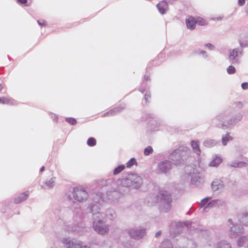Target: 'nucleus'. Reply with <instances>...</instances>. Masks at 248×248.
<instances>
[{
  "instance_id": "3c124183",
  "label": "nucleus",
  "mask_w": 248,
  "mask_h": 248,
  "mask_svg": "<svg viewBox=\"0 0 248 248\" xmlns=\"http://www.w3.org/2000/svg\"><path fill=\"white\" fill-rule=\"evenodd\" d=\"M199 54L200 55H202L203 56H204V57L205 58H206L207 57V55H206V51H204V50H202V51H200V52L199 53Z\"/></svg>"
},
{
  "instance_id": "e433bc0d",
  "label": "nucleus",
  "mask_w": 248,
  "mask_h": 248,
  "mask_svg": "<svg viewBox=\"0 0 248 248\" xmlns=\"http://www.w3.org/2000/svg\"><path fill=\"white\" fill-rule=\"evenodd\" d=\"M153 152V149L150 146H148L146 147L144 150V154L145 155L147 156L152 154Z\"/></svg>"
},
{
  "instance_id": "4c0bfd02",
  "label": "nucleus",
  "mask_w": 248,
  "mask_h": 248,
  "mask_svg": "<svg viewBox=\"0 0 248 248\" xmlns=\"http://www.w3.org/2000/svg\"><path fill=\"white\" fill-rule=\"evenodd\" d=\"M199 225V223L198 222H191L189 225V228L192 230H195L196 231H199L200 229L197 227Z\"/></svg>"
},
{
  "instance_id": "5fc2aeb1",
  "label": "nucleus",
  "mask_w": 248,
  "mask_h": 248,
  "mask_svg": "<svg viewBox=\"0 0 248 248\" xmlns=\"http://www.w3.org/2000/svg\"><path fill=\"white\" fill-rule=\"evenodd\" d=\"M17 1L21 4H25L27 2V0H17Z\"/></svg>"
},
{
  "instance_id": "09e8293b",
  "label": "nucleus",
  "mask_w": 248,
  "mask_h": 248,
  "mask_svg": "<svg viewBox=\"0 0 248 248\" xmlns=\"http://www.w3.org/2000/svg\"><path fill=\"white\" fill-rule=\"evenodd\" d=\"M205 46L211 50H213L214 48V46L210 43L205 44Z\"/></svg>"
},
{
  "instance_id": "ddd939ff",
  "label": "nucleus",
  "mask_w": 248,
  "mask_h": 248,
  "mask_svg": "<svg viewBox=\"0 0 248 248\" xmlns=\"http://www.w3.org/2000/svg\"><path fill=\"white\" fill-rule=\"evenodd\" d=\"M80 241L70 238H64L62 240V243L66 248H78L79 243Z\"/></svg>"
},
{
  "instance_id": "2f4dec72",
  "label": "nucleus",
  "mask_w": 248,
  "mask_h": 248,
  "mask_svg": "<svg viewBox=\"0 0 248 248\" xmlns=\"http://www.w3.org/2000/svg\"><path fill=\"white\" fill-rule=\"evenodd\" d=\"M210 197H206L201 201L200 205L201 207H204V210L206 209L205 206L208 204V202H209V201L211 200Z\"/></svg>"
},
{
  "instance_id": "39448f33",
  "label": "nucleus",
  "mask_w": 248,
  "mask_h": 248,
  "mask_svg": "<svg viewBox=\"0 0 248 248\" xmlns=\"http://www.w3.org/2000/svg\"><path fill=\"white\" fill-rule=\"evenodd\" d=\"M186 150V148L179 147L169 154L168 160L172 163V166H177L182 163Z\"/></svg>"
},
{
  "instance_id": "8fccbe9b",
  "label": "nucleus",
  "mask_w": 248,
  "mask_h": 248,
  "mask_svg": "<svg viewBox=\"0 0 248 248\" xmlns=\"http://www.w3.org/2000/svg\"><path fill=\"white\" fill-rule=\"evenodd\" d=\"M37 22L38 24L41 26H44L46 25V22L44 20H38Z\"/></svg>"
},
{
  "instance_id": "cd10ccee",
  "label": "nucleus",
  "mask_w": 248,
  "mask_h": 248,
  "mask_svg": "<svg viewBox=\"0 0 248 248\" xmlns=\"http://www.w3.org/2000/svg\"><path fill=\"white\" fill-rule=\"evenodd\" d=\"M215 248H232V247L226 241H221L217 244Z\"/></svg>"
},
{
  "instance_id": "9d476101",
  "label": "nucleus",
  "mask_w": 248,
  "mask_h": 248,
  "mask_svg": "<svg viewBox=\"0 0 248 248\" xmlns=\"http://www.w3.org/2000/svg\"><path fill=\"white\" fill-rule=\"evenodd\" d=\"M243 52L242 48H235L230 50L228 59L232 64L239 63V56L242 55Z\"/></svg>"
},
{
  "instance_id": "58836bf2",
  "label": "nucleus",
  "mask_w": 248,
  "mask_h": 248,
  "mask_svg": "<svg viewBox=\"0 0 248 248\" xmlns=\"http://www.w3.org/2000/svg\"><path fill=\"white\" fill-rule=\"evenodd\" d=\"M240 222L244 225L248 226V214H246L243 215L240 220Z\"/></svg>"
},
{
  "instance_id": "f257e3e1",
  "label": "nucleus",
  "mask_w": 248,
  "mask_h": 248,
  "mask_svg": "<svg viewBox=\"0 0 248 248\" xmlns=\"http://www.w3.org/2000/svg\"><path fill=\"white\" fill-rule=\"evenodd\" d=\"M83 217V213L81 208H76L73 211V220L76 224L66 226L65 228V230L79 235L83 234L85 228L81 223Z\"/></svg>"
},
{
  "instance_id": "c85d7f7f",
  "label": "nucleus",
  "mask_w": 248,
  "mask_h": 248,
  "mask_svg": "<svg viewBox=\"0 0 248 248\" xmlns=\"http://www.w3.org/2000/svg\"><path fill=\"white\" fill-rule=\"evenodd\" d=\"M203 144L205 147L211 148L217 144V141L213 140H208L204 141Z\"/></svg>"
},
{
  "instance_id": "4be33fe9",
  "label": "nucleus",
  "mask_w": 248,
  "mask_h": 248,
  "mask_svg": "<svg viewBox=\"0 0 248 248\" xmlns=\"http://www.w3.org/2000/svg\"><path fill=\"white\" fill-rule=\"evenodd\" d=\"M191 146L192 148L193 152L199 156L201 154V151L199 147V142L198 140H192L191 141Z\"/></svg>"
},
{
  "instance_id": "393cba45",
  "label": "nucleus",
  "mask_w": 248,
  "mask_h": 248,
  "mask_svg": "<svg viewBox=\"0 0 248 248\" xmlns=\"http://www.w3.org/2000/svg\"><path fill=\"white\" fill-rule=\"evenodd\" d=\"M238 42L240 47L243 49L244 48L248 46V36H246L244 38H240L238 40Z\"/></svg>"
},
{
  "instance_id": "7ed1b4c3",
  "label": "nucleus",
  "mask_w": 248,
  "mask_h": 248,
  "mask_svg": "<svg viewBox=\"0 0 248 248\" xmlns=\"http://www.w3.org/2000/svg\"><path fill=\"white\" fill-rule=\"evenodd\" d=\"M157 202L161 211L167 212L170 209L171 198L167 191L161 190L159 192L157 196Z\"/></svg>"
},
{
  "instance_id": "603ef678",
  "label": "nucleus",
  "mask_w": 248,
  "mask_h": 248,
  "mask_svg": "<svg viewBox=\"0 0 248 248\" xmlns=\"http://www.w3.org/2000/svg\"><path fill=\"white\" fill-rule=\"evenodd\" d=\"M222 18H223V16H218L217 17L212 18V20L219 21V20H221L222 19Z\"/></svg>"
},
{
  "instance_id": "4d7b16f0",
  "label": "nucleus",
  "mask_w": 248,
  "mask_h": 248,
  "mask_svg": "<svg viewBox=\"0 0 248 248\" xmlns=\"http://www.w3.org/2000/svg\"><path fill=\"white\" fill-rule=\"evenodd\" d=\"M149 79V76L145 75L144 77V80H148Z\"/></svg>"
},
{
  "instance_id": "c9c22d12",
  "label": "nucleus",
  "mask_w": 248,
  "mask_h": 248,
  "mask_svg": "<svg viewBox=\"0 0 248 248\" xmlns=\"http://www.w3.org/2000/svg\"><path fill=\"white\" fill-rule=\"evenodd\" d=\"M87 143L88 146L92 147L96 145V141L94 138L91 137L87 140Z\"/></svg>"
},
{
  "instance_id": "c03bdc74",
  "label": "nucleus",
  "mask_w": 248,
  "mask_h": 248,
  "mask_svg": "<svg viewBox=\"0 0 248 248\" xmlns=\"http://www.w3.org/2000/svg\"><path fill=\"white\" fill-rule=\"evenodd\" d=\"M227 71L229 74H233L235 72V69L233 66L231 65L228 67Z\"/></svg>"
},
{
  "instance_id": "dca6fc26",
  "label": "nucleus",
  "mask_w": 248,
  "mask_h": 248,
  "mask_svg": "<svg viewBox=\"0 0 248 248\" xmlns=\"http://www.w3.org/2000/svg\"><path fill=\"white\" fill-rule=\"evenodd\" d=\"M224 186L223 182L221 180L218 179H215L212 182L211 185L212 189L215 191L223 188Z\"/></svg>"
},
{
  "instance_id": "2eb2a0df",
  "label": "nucleus",
  "mask_w": 248,
  "mask_h": 248,
  "mask_svg": "<svg viewBox=\"0 0 248 248\" xmlns=\"http://www.w3.org/2000/svg\"><path fill=\"white\" fill-rule=\"evenodd\" d=\"M125 108V106L124 105H121L120 107L117 108H115L105 113L102 117H107V116H112L115 115H116L119 112L123 110Z\"/></svg>"
},
{
  "instance_id": "69168bd1",
  "label": "nucleus",
  "mask_w": 248,
  "mask_h": 248,
  "mask_svg": "<svg viewBox=\"0 0 248 248\" xmlns=\"http://www.w3.org/2000/svg\"><path fill=\"white\" fill-rule=\"evenodd\" d=\"M140 91L142 93H143L144 92V90L143 89H140Z\"/></svg>"
},
{
  "instance_id": "a19ab883",
  "label": "nucleus",
  "mask_w": 248,
  "mask_h": 248,
  "mask_svg": "<svg viewBox=\"0 0 248 248\" xmlns=\"http://www.w3.org/2000/svg\"><path fill=\"white\" fill-rule=\"evenodd\" d=\"M136 163V160L135 158H132L126 163V167L127 168H130L131 166H132Z\"/></svg>"
},
{
  "instance_id": "412c9836",
  "label": "nucleus",
  "mask_w": 248,
  "mask_h": 248,
  "mask_svg": "<svg viewBox=\"0 0 248 248\" xmlns=\"http://www.w3.org/2000/svg\"><path fill=\"white\" fill-rule=\"evenodd\" d=\"M228 165L232 168H242L248 165V160H247V162L234 161L229 162Z\"/></svg>"
},
{
  "instance_id": "5701e85b",
  "label": "nucleus",
  "mask_w": 248,
  "mask_h": 248,
  "mask_svg": "<svg viewBox=\"0 0 248 248\" xmlns=\"http://www.w3.org/2000/svg\"><path fill=\"white\" fill-rule=\"evenodd\" d=\"M29 195V191H25L22 193L21 195L18 196L17 198L14 199V202L16 203H19L23 201L26 200L28 197Z\"/></svg>"
},
{
  "instance_id": "4468645a",
  "label": "nucleus",
  "mask_w": 248,
  "mask_h": 248,
  "mask_svg": "<svg viewBox=\"0 0 248 248\" xmlns=\"http://www.w3.org/2000/svg\"><path fill=\"white\" fill-rule=\"evenodd\" d=\"M228 221L232 225L230 228V235L231 237H235L243 232V228L242 227L239 225L233 224L231 219H229Z\"/></svg>"
},
{
  "instance_id": "aec40b11",
  "label": "nucleus",
  "mask_w": 248,
  "mask_h": 248,
  "mask_svg": "<svg viewBox=\"0 0 248 248\" xmlns=\"http://www.w3.org/2000/svg\"><path fill=\"white\" fill-rule=\"evenodd\" d=\"M156 7L159 12L162 15L165 14L168 9V3L165 0H163L158 3Z\"/></svg>"
},
{
  "instance_id": "20e7f679",
  "label": "nucleus",
  "mask_w": 248,
  "mask_h": 248,
  "mask_svg": "<svg viewBox=\"0 0 248 248\" xmlns=\"http://www.w3.org/2000/svg\"><path fill=\"white\" fill-rule=\"evenodd\" d=\"M142 184L141 178L136 174H129L122 180V184L126 187H131L137 189Z\"/></svg>"
},
{
  "instance_id": "72a5a7b5",
  "label": "nucleus",
  "mask_w": 248,
  "mask_h": 248,
  "mask_svg": "<svg viewBox=\"0 0 248 248\" xmlns=\"http://www.w3.org/2000/svg\"><path fill=\"white\" fill-rule=\"evenodd\" d=\"M195 21H196V23L201 26H204L207 24V21L205 19L200 17H198L195 18Z\"/></svg>"
},
{
  "instance_id": "0eeeda50",
  "label": "nucleus",
  "mask_w": 248,
  "mask_h": 248,
  "mask_svg": "<svg viewBox=\"0 0 248 248\" xmlns=\"http://www.w3.org/2000/svg\"><path fill=\"white\" fill-rule=\"evenodd\" d=\"M231 112L229 110H225L219 113L213 120V123L216 124L219 128H224L225 127L230 117Z\"/></svg>"
},
{
  "instance_id": "37998d69",
  "label": "nucleus",
  "mask_w": 248,
  "mask_h": 248,
  "mask_svg": "<svg viewBox=\"0 0 248 248\" xmlns=\"http://www.w3.org/2000/svg\"><path fill=\"white\" fill-rule=\"evenodd\" d=\"M184 223L182 222H177L175 223L176 227L177 228V232L179 233L182 231V228L184 225Z\"/></svg>"
},
{
  "instance_id": "423d86ee",
  "label": "nucleus",
  "mask_w": 248,
  "mask_h": 248,
  "mask_svg": "<svg viewBox=\"0 0 248 248\" xmlns=\"http://www.w3.org/2000/svg\"><path fill=\"white\" fill-rule=\"evenodd\" d=\"M101 217L93 219V230L99 234L105 235L108 233L109 225L106 224Z\"/></svg>"
},
{
  "instance_id": "f704fd0d",
  "label": "nucleus",
  "mask_w": 248,
  "mask_h": 248,
  "mask_svg": "<svg viewBox=\"0 0 248 248\" xmlns=\"http://www.w3.org/2000/svg\"><path fill=\"white\" fill-rule=\"evenodd\" d=\"M125 168V166L124 165H120L117 168H116L113 171V174L117 175L120 173L122 170H123Z\"/></svg>"
},
{
  "instance_id": "b1692460",
  "label": "nucleus",
  "mask_w": 248,
  "mask_h": 248,
  "mask_svg": "<svg viewBox=\"0 0 248 248\" xmlns=\"http://www.w3.org/2000/svg\"><path fill=\"white\" fill-rule=\"evenodd\" d=\"M56 177H52L46 181L45 184V186L48 189L52 188L55 185Z\"/></svg>"
},
{
  "instance_id": "f8f14e48",
  "label": "nucleus",
  "mask_w": 248,
  "mask_h": 248,
  "mask_svg": "<svg viewBox=\"0 0 248 248\" xmlns=\"http://www.w3.org/2000/svg\"><path fill=\"white\" fill-rule=\"evenodd\" d=\"M188 175L190 176L192 184L198 185L201 183L202 175L196 169H193L192 171H190L188 173Z\"/></svg>"
},
{
  "instance_id": "bf43d9fd",
  "label": "nucleus",
  "mask_w": 248,
  "mask_h": 248,
  "mask_svg": "<svg viewBox=\"0 0 248 248\" xmlns=\"http://www.w3.org/2000/svg\"><path fill=\"white\" fill-rule=\"evenodd\" d=\"M159 128V127L158 128H157V127H151V129L153 130H155V131H156V130H158Z\"/></svg>"
},
{
  "instance_id": "680f3d73",
  "label": "nucleus",
  "mask_w": 248,
  "mask_h": 248,
  "mask_svg": "<svg viewBox=\"0 0 248 248\" xmlns=\"http://www.w3.org/2000/svg\"><path fill=\"white\" fill-rule=\"evenodd\" d=\"M3 89V86H2V85L1 84H0V92Z\"/></svg>"
},
{
  "instance_id": "473e14b6",
  "label": "nucleus",
  "mask_w": 248,
  "mask_h": 248,
  "mask_svg": "<svg viewBox=\"0 0 248 248\" xmlns=\"http://www.w3.org/2000/svg\"><path fill=\"white\" fill-rule=\"evenodd\" d=\"M115 212L112 209H109L107 211L106 213V217L109 219H113L115 217Z\"/></svg>"
},
{
  "instance_id": "bb28decb",
  "label": "nucleus",
  "mask_w": 248,
  "mask_h": 248,
  "mask_svg": "<svg viewBox=\"0 0 248 248\" xmlns=\"http://www.w3.org/2000/svg\"><path fill=\"white\" fill-rule=\"evenodd\" d=\"M222 161L221 157L217 156L209 163V165L210 167H217L221 163Z\"/></svg>"
},
{
  "instance_id": "6ab92c4d",
  "label": "nucleus",
  "mask_w": 248,
  "mask_h": 248,
  "mask_svg": "<svg viewBox=\"0 0 248 248\" xmlns=\"http://www.w3.org/2000/svg\"><path fill=\"white\" fill-rule=\"evenodd\" d=\"M186 24L187 28L190 30H193L195 28L196 21L195 18L191 16H189L186 19Z\"/></svg>"
},
{
  "instance_id": "a18cd8bd",
  "label": "nucleus",
  "mask_w": 248,
  "mask_h": 248,
  "mask_svg": "<svg viewBox=\"0 0 248 248\" xmlns=\"http://www.w3.org/2000/svg\"><path fill=\"white\" fill-rule=\"evenodd\" d=\"M118 195V192L117 191L114 190V191H113L112 192V194H111V195H109V194H108V199L109 200H111L112 199V198L111 197V196H112V197L113 196H116Z\"/></svg>"
},
{
  "instance_id": "0e129e2a",
  "label": "nucleus",
  "mask_w": 248,
  "mask_h": 248,
  "mask_svg": "<svg viewBox=\"0 0 248 248\" xmlns=\"http://www.w3.org/2000/svg\"><path fill=\"white\" fill-rule=\"evenodd\" d=\"M189 166H186V169H186V170H189Z\"/></svg>"
},
{
  "instance_id": "6e6d98bb",
  "label": "nucleus",
  "mask_w": 248,
  "mask_h": 248,
  "mask_svg": "<svg viewBox=\"0 0 248 248\" xmlns=\"http://www.w3.org/2000/svg\"><path fill=\"white\" fill-rule=\"evenodd\" d=\"M161 234V232L160 231L157 232L156 233H155V237H159Z\"/></svg>"
},
{
  "instance_id": "c756f323",
  "label": "nucleus",
  "mask_w": 248,
  "mask_h": 248,
  "mask_svg": "<svg viewBox=\"0 0 248 248\" xmlns=\"http://www.w3.org/2000/svg\"><path fill=\"white\" fill-rule=\"evenodd\" d=\"M160 248H173L172 244L168 239H165L161 244Z\"/></svg>"
},
{
  "instance_id": "a878e982",
  "label": "nucleus",
  "mask_w": 248,
  "mask_h": 248,
  "mask_svg": "<svg viewBox=\"0 0 248 248\" xmlns=\"http://www.w3.org/2000/svg\"><path fill=\"white\" fill-rule=\"evenodd\" d=\"M0 103L2 104L15 105L16 104V101L13 99L3 97L0 98Z\"/></svg>"
},
{
  "instance_id": "338daca9",
  "label": "nucleus",
  "mask_w": 248,
  "mask_h": 248,
  "mask_svg": "<svg viewBox=\"0 0 248 248\" xmlns=\"http://www.w3.org/2000/svg\"><path fill=\"white\" fill-rule=\"evenodd\" d=\"M41 187L42 188H45V186H41Z\"/></svg>"
},
{
  "instance_id": "de8ad7c7",
  "label": "nucleus",
  "mask_w": 248,
  "mask_h": 248,
  "mask_svg": "<svg viewBox=\"0 0 248 248\" xmlns=\"http://www.w3.org/2000/svg\"><path fill=\"white\" fill-rule=\"evenodd\" d=\"M241 87L243 90L248 89V82H244L242 83Z\"/></svg>"
},
{
  "instance_id": "a211bd4d",
  "label": "nucleus",
  "mask_w": 248,
  "mask_h": 248,
  "mask_svg": "<svg viewBox=\"0 0 248 248\" xmlns=\"http://www.w3.org/2000/svg\"><path fill=\"white\" fill-rule=\"evenodd\" d=\"M242 118V115L241 114H238L233 117H231V116L229 118L228 121L226 124L225 128L229 126L235 124L238 122H239Z\"/></svg>"
},
{
  "instance_id": "9b49d317",
  "label": "nucleus",
  "mask_w": 248,
  "mask_h": 248,
  "mask_svg": "<svg viewBox=\"0 0 248 248\" xmlns=\"http://www.w3.org/2000/svg\"><path fill=\"white\" fill-rule=\"evenodd\" d=\"M128 233L133 239H140L142 238L146 233L145 229L130 228L128 230Z\"/></svg>"
},
{
  "instance_id": "1a4fd4ad",
  "label": "nucleus",
  "mask_w": 248,
  "mask_h": 248,
  "mask_svg": "<svg viewBox=\"0 0 248 248\" xmlns=\"http://www.w3.org/2000/svg\"><path fill=\"white\" fill-rule=\"evenodd\" d=\"M172 168V163L169 160H164L158 162L155 169L156 172L158 174H167Z\"/></svg>"
},
{
  "instance_id": "f03ea898",
  "label": "nucleus",
  "mask_w": 248,
  "mask_h": 248,
  "mask_svg": "<svg viewBox=\"0 0 248 248\" xmlns=\"http://www.w3.org/2000/svg\"><path fill=\"white\" fill-rule=\"evenodd\" d=\"M104 196V195L101 192L94 194L93 197V202L88 204L87 210L89 213L92 214L93 219L95 217L96 218L104 217L102 213L100 212V206L106 201V199Z\"/></svg>"
},
{
  "instance_id": "ea45409f",
  "label": "nucleus",
  "mask_w": 248,
  "mask_h": 248,
  "mask_svg": "<svg viewBox=\"0 0 248 248\" xmlns=\"http://www.w3.org/2000/svg\"><path fill=\"white\" fill-rule=\"evenodd\" d=\"M247 240L246 236H241L237 240V245L239 247L243 246L245 242Z\"/></svg>"
},
{
  "instance_id": "7c9ffc66",
  "label": "nucleus",
  "mask_w": 248,
  "mask_h": 248,
  "mask_svg": "<svg viewBox=\"0 0 248 248\" xmlns=\"http://www.w3.org/2000/svg\"><path fill=\"white\" fill-rule=\"evenodd\" d=\"M232 140V137L230 135L229 133H227L225 136H223L222 138V142L223 145H226L228 142Z\"/></svg>"
},
{
  "instance_id": "13d9d810",
  "label": "nucleus",
  "mask_w": 248,
  "mask_h": 248,
  "mask_svg": "<svg viewBox=\"0 0 248 248\" xmlns=\"http://www.w3.org/2000/svg\"><path fill=\"white\" fill-rule=\"evenodd\" d=\"M44 170H45V167H44V166H42V167L41 168L40 170V172H43V171Z\"/></svg>"
},
{
  "instance_id": "052dcab7",
  "label": "nucleus",
  "mask_w": 248,
  "mask_h": 248,
  "mask_svg": "<svg viewBox=\"0 0 248 248\" xmlns=\"http://www.w3.org/2000/svg\"><path fill=\"white\" fill-rule=\"evenodd\" d=\"M53 120H56L57 121V119H58V117L57 116L55 115H54V117H53Z\"/></svg>"
},
{
  "instance_id": "e2e57ef3",
  "label": "nucleus",
  "mask_w": 248,
  "mask_h": 248,
  "mask_svg": "<svg viewBox=\"0 0 248 248\" xmlns=\"http://www.w3.org/2000/svg\"><path fill=\"white\" fill-rule=\"evenodd\" d=\"M67 198H68L69 200H72V197L70 196V195H68L67 196Z\"/></svg>"
},
{
  "instance_id": "864d4df0",
  "label": "nucleus",
  "mask_w": 248,
  "mask_h": 248,
  "mask_svg": "<svg viewBox=\"0 0 248 248\" xmlns=\"http://www.w3.org/2000/svg\"><path fill=\"white\" fill-rule=\"evenodd\" d=\"M245 0H238V4L240 6H242L245 4Z\"/></svg>"
},
{
  "instance_id": "79ce46f5",
  "label": "nucleus",
  "mask_w": 248,
  "mask_h": 248,
  "mask_svg": "<svg viewBox=\"0 0 248 248\" xmlns=\"http://www.w3.org/2000/svg\"><path fill=\"white\" fill-rule=\"evenodd\" d=\"M65 121L71 125H75L77 123V121L73 118H65Z\"/></svg>"
},
{
  "instance_id": "49530a36",
  "label": "nucleus",
  "mask_w": 248,
  "mask_h": 248,
  "mask_svg": "<svg viewBox=\"0 0 248 248\" xmlns=\"http://www.w3.org/2000/svg\"><path fill=\"white\" fill-rule=\"evenodd\" d=\"M150 97H151L150 93L149 92H146L144 95V100H145L146 103L148 102V99L150 98Z\"/></svg>"
},
{
  "instance_id": "f3484780",
  "label": "nucleus",
  "mask_w": 248,
  "mask_h": 248,
  "mask_svg": "<svg viewBox=\"0 0 248 248\" xmlns=\"http://www.w3.org/2000/svg\"><path fill=\"white\" fill-rule=\"evenodd\" d=\"M224 204V201L221 199H215L209 201L205 206V208H213L215 207H219Z\"/></svg>"
},
{
  "instance_id": "6e6552de",
  "label": "nucleus",
  "mask_w": 248,
  "mask_h": 248,
  "mask_svg": "<svg viewBox=\"0 0 248 248\" xmlns=\"http://www.w3.org/2000/svg\"><path fill=\"white\" fill-rule=\"evenodd\" d=\"M73 198L80 202H86L89 197L88 192L83 188L74 187L72 191Z\"/></svg>"
}]
</instances>
